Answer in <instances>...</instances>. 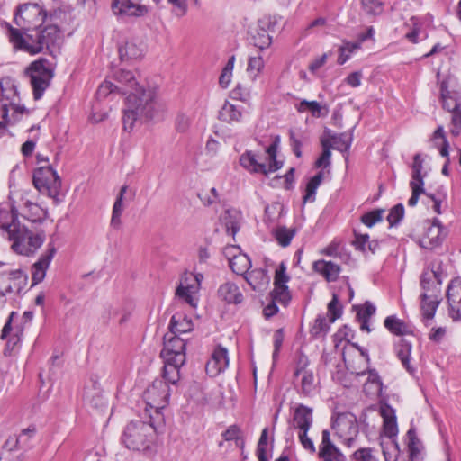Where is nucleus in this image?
<instances>
[{"instance_id":"nucleus-17","label":"nucleus","mask_w":461,"mask_h":461,"mask_svg":"<svg viewBox=\"0 0 461 461\" xmlns=\"http://www.w3.org/2000/svg\"><path fill=\"white\" fill-rule=\"evenodd\" d=\"M244 111L245 109L242 105L225 101L219 112L218 118L220 121L230 124L239 123L242 121Z\"/></svg>"},{"instance_id":"nucleus-25","label":"nucleus","mask_w":461,"mask_h":461,"mask_svg":"<svg viewBox=\"0 0 461 461\" xmlns=\"http://www.w3.org/2000/svg\"><path fill=\"white\" fill-rule=\"evenodd\" d=\"M265 23L259 22L257 28L251 32V40L255 47L264 50L270 46L272 39L265 29Z\"/></svg>"},{"instance_id":"nucleus-50","label":"nucleus","mask_w":461,"mask_h":461,"mask_svg":"<svg viewBox=\"0 0 461 461\" xmlns=\"http://www.w3.org/2000/svg\"><path fill=\"white\" fill-rule=\"evenodd\" d=\"M411 168H412V175H411L412 180L411 181H416L419 184L424 183V181H423L424 176L421 174V171L423 169V159L420 153H417L414 155Z\"/></svg>"},{"instance_id":"nucleus-32","label":"nucleus","mask_w":461,"mask_h":461,"mask_svg":"<svg viewBox=\"0 0 461 461\" xmlns=\"http://www.w3.org/2000/svg\"><path fill=\"white\" fill-rule=\"evenodd\" d=\"M322 179L323 172L320 171L308 181L305 187V194L303 196V201L304 203H312L315 201L316 191L321 184Z\"/></svg>"},{"instance_id":"nucleus-39","label":"nucleus","mask_w":461,"mask_h":461,"mask_svg":"<svg viewBox=\"0 0 461 461\" xmlns=\"http://www.w3.org/2000/svg\"><path fill=\"white\" fill-rule=\"evenodd\" d=\"M434 268H426L421 274L420 276V286L424 290L423 293H436L437 294H440V289L436 285L433 280Z\"/></svg>"},{"instance_id":"nucleus-53","label":"nucleus","mask_w":461,"mask_h":461,"mask_svg":"<svg viewBox=\"0 0 461 461\" xmlns=\"http://www.w3.org/2000/svg\"><path fill=\"white\" fill-rule=\"evenodd\" d=\"M328 313L330 322H334L342 314V307L339 303V297L333 294L331 301L328 303Z\"/></svg>"},{"instance_id":"nucleus-13","label":"nucleus","mask_w":461,"mask_h":461,"mask_svg":"<svg viewBox=\"0 0 461 461\" xmlns=\"http://www.w3.org/2000/svg\"><path fill=\"white\" fill-rule=\"evenodd\" d=\"M380 415L383 418V432L384 436L392 439L395 447H398V444L395 441L398 434V425L394 409L388 403H382L380 405Z\"/></svg>"},{"instance_id":"nucleus-36","label":"nucleus","mask_w":461,"mask_h":461,"mask_svg":"<svg viewBox=\"0 0 461 461\" xmlns=\"http://www.w3.org/2000/svg\"><path fill=\"white\" fill-rule=\"evenodd\" d=\"M56 170L51 166L40 167L33 173V185L38 189L43 186L50 179L53 178Z\"/></svg>"},{"instance_id":"nucleus-55","label":"nucleus","mask_w":461,"mask_h":461,"mask_svg":"<svg viewBox=\"0 0 461 461\" xmlns=\"http://www.w3.org/2000/svg\"><path fill=\"white\" fill-rule=\"evenodd\" d=\"M408 438V449L410 452L411 458H414L420 452L419 450V439L417 438L416 432L413 429H410L407 432Z\"/></svg>"},{"instance_id":"nucleus-61","label":"nucleus","mask_w":461,"mask_h":461,"mask_svg":"<svg viewBox=\"0 0 461 461\" xmlns=\"http://www.w3.org/2000/svg\"><path fill=\"white\" fill-rule=\"evenodd\" d=\"M22 337L23 336H20L18 334H15V333H10L8 336H7V341H6V345H5V355H10L11 352L14 349V348L21 342L22 340Z\"/></svg>"},{"instance_id":"nucleus-7","label":"nucleus","mask_w":461,"mask_h":461,"mask_svg":"<svg viewBox=\"0 0 461 461\" xmlns=\"http://www.w3.org/2000/svg\"><path fill=\"white\" fill-rule=\"evenodd\" d=\"M47 17L46 11L36 3H25L20 5L14 14V22L19 30H29L41 27Z\"/></svg>"},{"instance_id":"nucleus-58","label":"nucleus","mask_w":461,"mask_h":461,"mask_svg":"<svg viewBox=\"0 0 461 461\" xmlns=\"http://www.w3.org/2000/svg\"><path fill=\"white\" fill-rule=\"evenodd\" d=\"M289 140L292 150L296 158L302 157V138L298 136L293 130L289 131Z\"/></svg>"},{"instance_id":"nucleus-52","label":"nucleus","mask_w":461,"mask_h":461,"mask_svg":"<svg viewBox=\"0 0 461 461\" xmlns=\"http://www.w3.org/2000/svg\"><path fill=\"white\" fill-rule=\"evenodd\" d=\"M384 209H376L362 215L361 221L367 227H372L383 220Z\"/></svg>"},{"instance_id":"nucleus-5","label":"nucleus","mask_w":461,"mask_h":461,"mask_svg":"<svg viewBox=\"0 0 461 461\" xmlns=\"http://www.w3.org/2000/svg\"><path fill=\"white\" fill-rule=\"evenodd\" d=\"M186 343L177 335L167 333L164 336V347L160 356L164 360L163 376L172 385H176L180 379V368L185 363Z\"/></svg>"},{"instance_id":"nucleus-64","label":"nucleus","mask_w":461,"mask_h":461,"mask_svg":"<svg viewBox=\"0 0 461 461\" xmlns=\"http://www.w3.org/2000/svg\"><path fill=\"white\" fill-rule=\"evenodd\" d=\"M368 240V234H355L353 245L355 246L356 249L366 252Z\"/></svg>"},{"instance_id":"nucleus-30","label":"nucleus","mask_w":461,"mask_h":461,"mask_svg":"<svg viewBox=\"0 0 461 461\" xmlns=\"http://www.w3.org/2000/svg\"><path fill=\"white\" fill-rule=\"evenodd\" d=\"M61 188V179L58 173L54 174L53 178L50 179L43 186H40L38 190L44 194L53 198L56 203L59 202V195Z\"/></svg>"},{"instance_id":"nucleus-41","label":"nucleus","mask_w":461,"mask_h":461,"mask_svg":"<svg viewBox=\"0 0 461 461\" xmlns=\"http://www.w3.org/2000/svg\"><path fill=\"white\" fill-rule=\"evenodd\" d=\"M301 392L305 396L312 395L316 391V384L313 373L311 371H303L301 374Z\"/></svg>"},{"instance_id":"nucleus-18","label":"nucleus","mask_w":461,"mask_h":461,"mask_svg":"<svg viewBox=\"0 0 461 461\" xmlns=\"http://www.w3.org/2000/svg\"><path fill=\"white\" fill-rule=\"evenodd\" d=\"M312 409L303 404H299L294 410L293 426L300 431L309 430L312 425Z\"/></svg>"},{"instance_id":"nucleus-57","label":"nucleus","mask_w":461,"mask_h":461,"mask_svg":"<svg viewBox=\"0 0 461 461\" xmlns=\"http://www.w3.org/2000/svg\"><path fill=\"white\" fill-rule=\"evenodd\" d=\"M450 132L453 136H458L461 132V106L451 113Z\"/></svg>"},{"instance_id":"nucleus-22","label":"nucleus","mask_w":461,"mask_h":461,"mask_svg":"<svg viewBox=\"0 0 461 461\" xmlns=\"http://www.w3.org/2000/svg\"><path fill=\"white\" fill-rule=\"evenodd\" d=\"M313 268L316 272L321 274L328 282L336 281L340 273V267L331 261H315Z\"/></svg>"},{"instance_id":"nucleus-51","label":"nucleus","mask_w":461,"mask_h":461,"mask_svg":"<svg viewBox=\"0 0 461 461\" xmlns=\"http://www.w3.org/2000/svg\"><path fill=\"white\" fill-rule=\"evenodd\" d=\"M404 216V207L402 203L394 205L389 212L387 221L390 227L397 226Z\"/></svg>"},{"instance_id":"nucleus-56","label":"nucleus","mask_w":461,"mask_h":461,"mask_svg":"<svg viewBox=\"0 0 461 461\" xmlns=\"http://www.w3.org/2000/svg\"><path fill=\"white\" fill-rule=\"evenodd\" d=\"M370 447L359 448L353 453L352 459L354 461H377Z\"/></svg>"},{"instance_id":"nucleus-6","label":"nucleus","mask_w":461,"mask_h":461,"mask_svg":"<svg viewBox=\"0 0 461 461\" xmlns=\"http://www.w3.org/2000/svg\"><path fill=\"white\" fill-rule=\"evenodd\" d=\"M154 426L142 420L130 422L123 432L122 440L125 447L140 451L149 447Z\"/></svg>"},{"instance_id":"nucleus-28","label":"nucleus","mask_w":461,"mask_h":461,"mask_svg":"<svg viewBox=\"0 0 461 461\" xmlns=\"http://www.w3.org/2000/svg\"><path fill=\"white\" fill-rule=\"evenodd\" d=\"M395 350L397 357L401 360L402 366L407 369V371L412 373L414 371V368L410 365L411 343L404 339H401L395 347Z\"/></svg>"},{"instance_id":"nucleus-12","label":"nucleus","mask_w":461,"mask_h":461,"mask_svg":"<svg viewBox=\"0 0 461 461\" xmlns=\"http://www.w3.org/2000/svg\"><path fill=\"white\" fill-rule=\"evenodd\" d=\"M447 298L449 316L454 321H461V280L455 279L447 286Z\"/></svg>"},{"instance_id":"nucleus-16","label":"nucleus","mask_w":461,"mask_h":461,"mask_svg":"<svg viewBox=\"0 0 461 461\" xmlns=\"http://www.w3.org/2000/svg\"><path fill=\"white\" fill-rule=\"evenodd\" d=\"M229 366V356L226 348L218 346L207 362L205 369L211 376H215L224 371Z\"/></svg>"},{"instance_id":"nucleus-23","label":"nucleus","mask_w":461,"mask_h":461,"mask_svg":"<svg viewBox=\"0 0 461 461\" xmlns=\"http://www.w3.org/2000/svg\"><path fill=\"white\" fill-rule=\"evenodd\" d=\"M194 323L191 319L183 315H173L169 323V333L177 335L185 334L192 331Z\"/></svg>"},{"instance_id":"nucleus-63","label":"nucleus","mask_w":461,"mask_h":461,"mask_svg":"<svg viewBox=\"0 0 461 461\" xmlns=\"http://www.w3.org/2000/svg\"><path fill=\"white\" fill-rule=\"evenodd\" d=\"M308 431L309 430L300 431L298 437L303 448L313 454L315 453V446L312 440L310 438H308Z\"/></svg>"},{"instance_id":"nucleus-21","label":"nucleus","mask_w":461,"mask_h":461,"mask_svg":"<svg viewBox=\"0 0 461 461\" xmlns=\"http://www.w3.org/2000/svg\"><path fill=\"white\" fill-rule=\"evenodd\" d=\"M442 242L441 229L438 224H432L420 240V245L426 249H433Z\"/></svg>"},{"instance_id":"nucleus-31","label":"nucleus","mask_w":461,"mask_h":461,"mask_svg":"<svg viewBox=\"0 0 461 461\" xmlns=\"http://www.w3.org/2000/svg\"><path fill=\"white\" fill-rule=\"evenodd\" d=\"M127 190H128L127 185L122 186V188L115 199V202L113 203L112 218H111V225L114 228H119L121 226V223H122L121 216H122V213L123 211L122 200H123V197H124Z\"/></svg>"},{"instance_id":"nucleus-54","label":"nucleus","mask_w":461,"mask_h":461,"mask_svg":"<svg viewBox=\"0 0 461 461\" xmlns=\"http://www.w3.org/2000/svg\"><path fill=\"white\" fill-rule=\"evenodd\" d=\"M410 186L411 188L412 194L411 198L408 201L409 206H415L419 201V197L421 194H427L424 189V183L419 184L416 181H411Z\"/></svg>"},{"instance_id":"nucleus-29","label":"nucleus","mask_w":461,"mask_h":461,"mask_svg":"<svg viewBox=\"0 0 461 461\" xmlns=\"http://www.w3.org/2000/svg\"><path fill=\"white\" fill-rule=\"evenodd\" d=\"M244 278L253 290L261 289L268 281L266 270L261 268L247 272Z\"/></svg>"},{"instance_id":"nucleus-19","label":"nucleus","mask_w":461,"mask_h":461,"mask_svg":"<svg viewBox=\"0 0 461 461\" xmlns=\"http://www.w3.org/2000/svg\"><path fill=\"white\" fill-rule=\"evenodd\" d=\"M439 294L436 293H422L420 294V310L424 321L434 318L436 311L440 303Z\"/></svg>"},{"instance_id":"nucleus-40","label":"nucleus","mask_w":461,"mask_h":461,"mask_svg":"<svg viewBox=\"0 0 461 461\" xmlns=\"http://www.w3.org/2000/svg\"><path fill=\"white\" fill-rule=\"evenodd\" d=\"M330 323L325 316L318 315L310 330L311 335L314 338L324 337L330 330Z\"/></svg>"},{"instance_id":"nucleus-11","label":"nucleus","mask_w":461,"mask_h":461,"mask_svg":"<svg viewBox=\"0 0 461 461\" xmlns=\"http://www.w3.org/2000/svg\"><path fill=\"white\" fill-rule=\"evenodd\" d=\"M57 252L54 242L51 240L48 243L47 250L40 257V258L32 266V285L43 281L46 271Z\"/></svg>"},{"instance_id":"nucleus-9","label":"nucleus","mask_w":461,"mask_h":461,"mask_svg":"<svg viewBox=\"0 0 461 461\" xmlns=\"http://www.w3.org/2000/svg\"><path fill=\"white\" fill-rule=\"evenodd\" d=\"M332 429L336 436L341 440V443L348 447H353L356 445L357 438L359 434V427L357 417L351 412L338 413L332 423Z\"/></svg>"},{"instance_id":"nucleus-43","label":"nucleus","mask_w":461,"mask_h":461,"mask_svg":"<svg viewBox=\"0 0 461 461\" xmlns=\"http://www.w3.org/2000/svg\"><path fill=\"white\" fill-rule=\"evenodd\" d=\"M114 92H118L122 95L127 94V90L124 89L122 86H115L114 83L105 80L99 86L96 91V96L98 99H104L107 97L110 94H113Z\"/></svg>"},{"instance_id":"nucleus-38","label":"nucleus","mask_w":461,"mask_h":461,"mask_svg":"<svg viewBox=\"0 0 461 461\" xmlns=\"http://www.w3.org/2000/svg\"><path fill=\"white\" fill-rule=\"evenodd\" d=\"M384 327L394 335L401 336L409 333V328L406 323L394 315L386 317Z\"/></svg>"},{"instance_id":"nucleus-33","label":"nucleus","mask_w":461,"mask_h":461,"mask_svg":"<svg viewBox=\"0 0 461 461\" xmlns=\"http://www.w3.org/2000/svg\"><path fill=\"white\" fill-rule=\"evenodd\" d=\"M119 55L122 59H138L143 55V49L133 41H127L119 48Z\"/></svg>"},{"instance_id":"nucleus-42","label":"nucleus","mask_w":461,"mask_h":461,"mask_svg":"<svg viewBox=\"0 0 461 461\" xmlns=\"http://www.w3.org/2000/svg\"><path fill=\"white\" fill-rule=\"evenodd\" d=\"M440 95L442 99L443 108L452 113L457 108L461 107V104L457 103L456 99L451 96L450 91L447 89L446 83H442L440 86Z\"/></svg>"},{"instance_id":"nucleus-47","label":"nucleus","mask_w":461,"mask_h":461,"mask_svg":"<svg viewBox=\"0 0 461 461\" xmlns=\"http://www.w3.org/2000/svg\"><path fill=\"white\" fill-rule=\"evenodd\" d=\"M362 9L366 15L377 16L384 11V4L379 0H361Z\"/></svg>"},{"instance_id":"nucleus-27","label":"nucleus","mask_w":461,"mask_h":461,"mask_svg":"<svg viewBox=\"0 0 461 461\" xmlns=\"http://www.w3.org/2000/svg\"><path fill=\"white\" fill-rule=\"evenodd\" d=\"M229 265L235 274L245 276L251 267V261L246 254L240 253L230 258Z\"/></svg>"},{"instance_id":"nucleus-34","label":"nucleus","mask_w":461,"mask_h":461,"mask_svg":"<svg viewBox=\"0 0 461 461\" xmlns=\"http://www.w3.org/2000/svg\"><path fill=\"white\" fill-rule=\"evenodd\" d=\"M330 139L333 141L334 149H337L340 152H347L352 144L353 133L351 131L350 132L332 134L330 135Z\"/></svg>"},{"instance_id":"nucleus-35","label":"nucleus","mask_w":461,"mask_h":461,"mask_svg":"<svg viewBox=\"0 0 461 461\" xmlns=\"http://www.w3.org/2000/svg\"><path fill=\"white\" fill-rule=\"evenodd\" d=\"M26 206L28 212L23 217L27 219L32 225L41 223L46 220L48 212L41 206L29 202L26 203Z\"/></svg>"},{"instance_id":"nucleus-20","label":"nucleus","mask_w":461,"mask_h":461,"mask_svg":"<svg viewBox=\"0 0 461 461\" xmlns=\"http://www.w3.org/2000/svg\"><path fill=\"white\" fill-rule=\"evenodd\" d=\"M218 295L227 303L239 304L243 301L239 286L231 282L222 284L218 289Z\"/></svg>"},{"instance_id":"nucleus-24","label":"nucleus","mask_w":461,"mask_h":461,"mask_svg":"<svg viewBox=\"0 0 461 461\" xmlns=\"http://www.w3.org/2000/svg\"><path fill=\"white\" fill-rule=\"evenodd\" d=\"M240 165L247 170L253 173H262L267 176V166L264 163H259L256 155L251 151H247L240 156Z\"/></svg>"},{"instance_id":"nucleus-60","label":"nucleus","mask_w":461,"mask_h":461,"mask_svg":"<svg viewBox=\"0 0 461 461\" xmlns=\"http://www.w3.org/2000/svg\"><path fill=\"white\" fill-rule=\"evenodd\" d=\"M286 267L284 263H281L279 266V268L276 269V275H275V280L274 285L275 286H278L281 285H286V283L289 281L290 277L285 273Z\"/></svg>"},{"instance_id":"nucleus-1","label":"nucleus","mask_w":461,"mask_h":461,"mask_svg":"<svg viewBox=\"0 0 461 461\" xmlns=\"http://www.w3.org/2000/svg\"><path fill=\"white\" fill-rule=\"evenodd\" d=\"M115 86L127 90L122 123L125 131H131L135 123L151 120L157 111L156 93L152 88L138 87L139 83L132 71L118 69L113 74Z\"/></svg>"},{"instance_id":"nucleus-44","label":"nucleus","mask_w":461,"mask_h":461,"mask_svg":"<svg viewBox=\"0 0 461 461\" xmlns=\"http://www.w3.org/2000/svg\"><path fill=\"white\" fill-rule=\"evenodd\" d=\"M359 49V42L343 41V44L339 48L338 64L343 65L346 63L349 59L350 54Z\"/></svg>"},{"instance_id":"nucleus-15","label":"nucleus","mask_w":461,"mask_h":461,"mask_svg":"<svg viewBox=\"0 0 461 461\" xmlns=\"http://www.w3.org/2000/svg\"><path fill=\"white\" fill-rule=\"evenodd\" d=\"M319 448V456L322 461H345V456L330 440L328 429H324L321 433V443Z\"/></svg>"},{"instance_id":"nucleus-46","label":"nucleus","mask_w":461,"mask_h":461,"mask_svg":"<svg viewBox=\"0 0 461 461\" xmlns=\"http://www.w3.org/2000/svg\"><path fill=\"white\" fill-rule=\"evenodd\" d=\"M364 374L368 375L367 381L364 386V389L367 390V387L370 385L373 387L375 393H380L383 388V382L377 371L374 368H369L366 371L361 373L360 375Z\"/></svg>"},{"instance_id":"nucleus-49","label":"nucleus","mask_w":461,"mask_h":461,"mask_svg":"<svg viewBox=\"0 0 461 461\" xmlns=\"http://www.w3.org/2000/svg\"><path fill=\"white\" fill-rule=\"evenodd\" d=\"M275 237L282 247H287L295 234V230L285 227H278L275 230Z\"/></svg>"},{"instance_id":"nucleus-48","label":"nucleus","mask_w":461,"mask_h":461,"mask_svg":"<svg viewBox=\"0 0 461 461\" xmlns=\"http://www.w3.org/2000/svg\"><path fill=\"white\" fill-rule=\"evenodd\" d=\"M221 219L225 225L226 231L234 237L240 230V223L237 217L232 215L230 210H226Z\"/></svg>"},{"instance_id":"nucleus-59","label":"nucleus","mask_w":461,"mask_h":461,"mask_svg":"<svg viewBox=\"0 0 461 461\" xmlns=\"http://www.w3.org/2000/svg\"><path fill=\"white\" fill-rule=\"evenodd\" d=\"M375 312V307L370 302H366L362 307H360L357 312V320H368Z\"/></svg>"},{"instance_id":"nucleus-4","label":"nucleus","mask_w":461,"mask_h":461,"mask_svg":"<svg viewBox=\"0 0 461 461\" xmlns=\"http://www.w3.org/2000/svg\"><path fill=\"white\" fill-rule=\"evenodd\" d=\"M19 92L14 80L11 77L0 78V133L4 134L10 125L21 121L23 114H29V110L20 104Z\"/></svg>"},{"instance_id":"nucleus-3","label":"nucleus","mask_w":461,"mask_h":461,"mask_svg":"<svg viewBox=\"0 0 461 461\" xmlns=\"http://www.w3.org/2000/svg\"><path fill=\"white\" fill-rule=\"evenodd\" d=\"M8 37L14 48L29 54L34 55L42 52L45 49L50 50L59 44L60 41V31L57 25L50 24L43 29L23 30L12 27L7 24Z\"/></svg>"},{"instance_id":"nucleus-14","label":"nucleus","mask_w":461,"mask_h":461,"mask_svg":"<svg viewBox=\"0 0 461 461\" xmlns=\"http://www.w3.org/2000/svg\"><path fill=\"white\" fill-rule=\"evenodd\" d=\"M112 8L115 14L130 17H141L149 13L147 5L135 4L131 0H115Z\"/></svg>"},{"instance_id":"nucleus-8","label":"nucleus","mask_w":461,"mask_h":461,"mask_svg":"<svg viewBox=\"0 0 461 461\" xmlns=\"http://www.w3.org/2000/svg\"><path fill=\"white\" fill-rule=\"evenodd\" d=\"M27 73L31 78L33 97L35 100H39L49 87L53 77V71L49 67V61L46 59H39L31 63L27 68Z\"/></svg>"},{"instance_id":"nucleus-45","label":"nucleus","mask_w":461,"mask_h":461,"mask_svg":"<svg viewBox=\"0 0 461 461\" xmlns=\"http://www.w3.org/2000/svg\"><path fill=\"white\" fill-rule=\"evenodd\" d=\"M270 295L272 300L284 306H286L291 300L290 292L286 285L275 286L274 290L270 293Z\"/></svg>"},{"instance_id":"nucleus-26","label":"nucleus","mask_w":461,"mask_h":461,"mask_svg":"<svg viewBox=\"0 0 461 461\" xmlns=\"http://www.w3.org/2000/svg\"><path fill=\"white\" fill-rule=\"evenodd\" d=\"M295 109L298 113H304L308 111L315 118L325 116L329 112L328 108L326 106H322L319 102L307 101L305 99L295 104Z\"/></svg>"},{"instance_id":"nucleus-37","label":"nucleus","mask_w":461,"mask_h":461,"mask_svg":"<svg viewBox=\"0 0 461 461\" xmlns=\"http://www.w3.org/2000/svg\"><path fill=\"white\" fill-rule=\"evenodd\" d=\"M18 317V313L16 312H12L6 322L5 323L2 332H1V339H7V336L10 334L11 331H13L15 334H18L20 336H23V330H24V322L22 321V322L15 324L14 327L12 326V322L14 321L15 318Z\"/></svg>"},{"instance_id":"nucleus-62","label":"nucleus","mask_w":461,"mask_h":461,"mask_svg":"<svg viewBox=\"0 0 461 461\" xmlns=\"http://www.w3.org/2000/svg\"><path fill=\"white\" fill-rule=\"evenodd\" d=\"M264 67L263 59L260 56L250 57L248 63V71H255L257 76Z\"/></svg>"},{"instance_id":"nucleus-10","label":"nucleus","mask_w":461,"mask_h":461,"mask_svg":"<svg viewBox=\"0 0 461 461\" xmlns=\"http://www.w3.org/2000/svg\"><path fill=\"white\" fill-rule=\"evenodd\" d=\"M169 384H172L162 375L161 378H156L144 392L143 397L147 405L154 409L157 415H160L159 410L164 409L168 404L170 398Z\"/></svg>"},{"instance_id":"nucleus-2","label":"nucleus","mask_w":461,"mask_h":461,"mask_svg":"<svg viewBox=\"0 0 461 461\" xmlns=\"http://www.w3.org/2000/svg\"><path fill=\"white\" fill-rule=\"evenodd\" d=\"M0 229L13 240L12 249L23 256L33 255L46 239L45 230L38 226L29 228L18 220V211L9 203H0Z\"/></svg>"}]
</instances>
